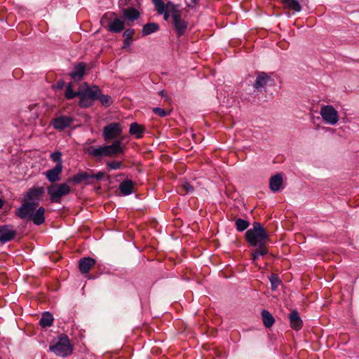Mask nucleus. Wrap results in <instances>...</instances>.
Returning a JSON list of instances; mask_svg holds the SVG:
<instances>
[{
    "label": "nucleus",
    "mask_w": 359,
    "mask_h": 359,
    "mask_svg": "<svg viewBox=\"0 0 359 359\" xmlns=\"http://www.w3.org/2000/svg\"><path fill=\"white\" fill-rule=\"evenodd\" d=\"M90 178V175L86 172H78L74 176L69 177L67 183H72L73 184H79L83 182H86Z\"/></svg>",
    "instance_id": "obj_23"
},
{
    "label": "nucleus",
    "mask_w": 359,
    "mask_h": 359,
    "mask_svg": "<svg viewBox=\"0 0 359 359\" xmlns=\"http://www.w3.org/2000/svg\"><path fill=\"white\" fill-rule=\"evenodd\" d=\"M289 320L290 323V327L295 330H299L302 329L303 326V322L301 319L299 313L296 310L292 311V312L289 314Z\"/></svg>",
    "instance_id": "obj_19"
},
{
    "label": "nucleus",
    "mask_w": 359,
    "mask_h": 359,
    "mask_svg": "<svg viewBox=\"0 0 359 359\" xmlns=\"http://www.w3.org/2000/svg\"><path fill=\"white\" fill-rule=\"evenodd\" d=\"M71 189L67 183L52 184L47 187V193L51 203H61L62 197L68 195Z\"/></svg>",
    "instance_id": "obj_3"
},
{
    "label": "nucleus",
    "mask_w": 359,
    "mask_h": 359,
    "mask_svg": "<svg viewBox=\"0 0 359 359\" xmlns=\"http://www.w3.org/2000/svg\"><path fill=\"white\" fill-rule=\"evenodd\" d=\"M45 212V208L42 206L39 207L37 210L33 211V213L29 221H32L35 225L37 226L43 224L46 219Z\"/></svg>",
    "instance_id": "obj_18"
},
{
    "label": "nucleus",
    "mask_w": 359,
    "mask_h": 359,
    "mask_svg": "<svg viewBox=\"0 0 359 359\" xmlns=\"http://www.w3.org/2000/svg\"><path fill=\"white\" fill-rule=\"evenodd\" d=\"M3 205H4V202L1 199H0V209L2 208Z\"/></svg>",
    "instance_id": "obj_49"
},
{
    "label": "nucleus",
    "mask_w": 359,
    "mask_h": 359,
    "mask_svg": "<svg viewBox=\"0 0 359 359\" xmlns=\"http://www.w3.org/2000/svg\"><path fill=\"white\" fill-rule=\"evenodd\" d=\"M61 155L62 154L60 151H55L51 154V158L53 161L57 162V163H62Z\"/></svg>",
    "instance_id": "obj_40"
},
{
    "label": "nucleus",
    "mask_w": 359,
    "mask_h": 359,
    "mask_svg": "<svg viewBox=\"0 0 359 359\" xmlns=\"http://www.w3.org/2000/svg\"><path fill=\"white\" fill-rule=\"evenodd\" d=\"M94 101L100 102L104 107H109L113 103L111 96L102 94L97 86H91V103Z\"/></svg>",
    "instance_id": "obj_6"
},
{
    "label": "nucleus",
    "mask_w": 359,
    "mask_h": 359,
    "mask_svg": "<svg viewBox=\"0 0 359 359\" xmlns=\"http://www.w3.org/2000/svg\"><path fill=\"white\" fill-rule=\"evenodd\" d=\"M165 11L170 12L171 16H173L175 12H182L177 8V6L171 1H168L165 4Z\"/></svg>",
    "instance_id": "obj_36"
},
{
    "label": "nucleus",
    "mask_w": 359,
    "mask_h": 359,
    "mask_svg": "<svg viewBox=\"0 0 359 359\" xmlns=\"http://www.w3.org/2000/svg\"><path fill=\"white\" fill-rule=\"evenodd\" d=\"M269 81H271L270 76L264 72H259L257 74L253 87L259 92H262L263 89L266 87Z\"/></svg>",
    "instance_id": "obj_14"
},
{
    "label": "nucleus",
    "mask_w": 359,
    "mask_h": 359,
    "mask_svg": "<svg viewBox=\"0 0 359 359\" xmlns=\"http://www.w3.org/2000/svg\"><path fill=\"white\" fill-rule=\"evenodd\" d=\"M17 235V231L11 225H0V243L5 244L13 241Z\"/></svg>",
    "instance_id": "obj_12"
},
{
    "label": "nucleus",
    "mask_w": 359,
    "mask_h": 359,
    "mask_svg": "<svg viewBox=\"0 0 359 359\" xmlns=\"http://www.w3.org/2000/svg\"><path fill=\"white\" fill-rule=\"evenodd\" d=\"M65 97L67 100L79 97V106L82 108H88L90 107V86L86 84V88L83 92L80 90L74 91L73 90V83L69 82L67 86Z\"/></svg>",
    "instance_id": "obj_2"
},
{
    "label": "nucleus",
    "mask_w": 359,
    "mask_h": 359,
    "mask_svg": "<svg viewBox=\"0 0 359 359\" xmlns=\"http://www.w3.org/2000/svg\"><path fill=\"white\" fill-rule=\"evenodd\" d=\"M135 34L134 29H127L123 34V37L126 38L128 39L133 40V36Z\"/></svg>",
    "instance_id": "obj_39"
},
{
    "label": "nucleus",
    "mask_w": 359,
    "mask_h": 359,
    "mask_svg": "<svg viewBox=\"0 0 359 359\" xmlns=\"http://www.w3.org/2000/svg\"><path fill=\"white\" fill-rule=\"evenodd\" d=\"M320 114L324 121L330 125H335L339 121L338 111L331 105L322 107Z\"/></svg>",
    "instance_id": "obj_7"
},
{
    "label": "nucleus",
    "mask_w": 359,
    "mask_h": 359,
    "mask_svg": "<svg viewBox=\"0 0 359 359\" xmlns=\"http://www.w3.org/2000/svg\"><path fill=\"white\" fill-rule=\"evenodd\" d=\"M105 18L111 19L108 22V30L114 33H120L124 29V22L121 19L117 18L114 13H106L102 20Z\"/></svg>",
    "instance_id": "obj_9"
},
{
    "label": "nucleus",
    "mask_w": 359,
    "mask_h": 359,
    "mask_svg": "<svg viewBox=\"0 0 359 359\" xmlns=\"http://www.w3.org/2000/svg\"><path fill=\"white\" fill-rule=\"evenodd\" d=\"M104 147L107 157L124 153V147L121 145V140H116L111 144L104 145Z\"/></svg>",
    "instance_id": "obj_16"
},
{
    "label": "nucleus",
    "mask_w": 359,
    "mask_h": 359,
    "mask_svg": "<svg viewBox=\"0 0 359 359\" xmlns=\"http://www.w3.org/2000/svg\"><path fill=\"white\" fill-rule=\"evenodd\" d=\"M104 176V172H98L97 174H96V175H92V174H91V179L95 178V179H96L97 180H101Z\"/></svg>",
    "instance_id": "obj_43"
},
{
    "label": "nucleus",
    "mask_w": 359,
    "mask_h": 359,
    "mask_svg": "<svg viewBox=\"0 0 359 359\" xmlns=\"http://www.w3.org/2000/svg\"><path fill=\"white\" fill-rule=\"evenodd\" d=\"M79 269L82 273L88 274L90 271V257H85L80 259Z\"/></svg>",
    "instance_id": "obj_30"
},
{
    "label": "nucleus",
    "mask_w": 359,
    "mask_h": 359,
    "mask_svg": "<svg viewBox=\"0 0 359 359\" xmlns=\"http://www.w3.org/2000/svg\"><path fill=\"white\" fill-rule=\"evenodd\" d=\"M172 18L173 27L177 36H182L184 35L188 27V23L182 18V12H175Z\"/></svg>",
    "instance_id": "obj_10"
},
{
    "label": "nucleus",
    "mask_w": 359,
    "mask_h": 359,
    "mask_svg": "<svg viewBox=\"0 0 359 359\" xmlns=\"http://www.w3.org/2000/svg\"><path fill=\"white\" fill-rule=\"evenodd\" d=\"M36 207L37 203H35L23 199L21 206L15 210V215L21 219L29 221Z\"/></svg>",
    "instance_id": "obj_5"
},
{
    "label": "nucleus",
    "mask_w": 359,
    "mask_h": 359,
    "mask_svg": "<svg viewBox=\"0 0 359 359\" xmlns=\"http://www.w3.org/2000/svg\"><path fill=\"white\" fill-rule=\"evenodd\" d=\"M270 282L271 285V290H276L278 286L280 284V280L279 278L275 274H272L271 276Z\"/></svg>",
    "instance_id": "obj_37"
},
{
    "label": "nucleus",
    "mask_w": 359,
    "mask_h": 359,
    "mask_svg": "<svg viewBox=\"0 0 359 359\" xmlns=\"http://www.w3.org/2000/svg\"><path fill=\"white\" fill-rule=\"evenodd\" d=\"M199 1L200 0H191L190 2L187 3V7L190 8H195L198 5Z\"/></svg>",
    "instance_id": "obj_42"
},
{
    "label": "nucleus",
    "mask_w": 359,
    "mask_h": 359,
    "mask_svg": "<svg viewBox=\"0 0 359 359\" xmlns=\"http://www.w3.org/2000/svg\"><path fill=\"white\" fill-rule=\"evenodd\" d=\"M122 133V126L118 123H111L103 128V137L104 140H114Z\"/></svg>",
    "instance_id": "obj_8"
},
{
    "label": "nucleus",
    "mask_w": 359,
    "mask_h": 359,
    "mask_svg": "<svg viewBox=\"0 0 359 359\" xmlns=\"http://www.w3.org/2000/svg\"><path fill=\"white\" fill-rule=\"evenodd\" d=\"M84 150L86 154H90V147L88 146L87 143L86 144Z\"/></svg>",
    "instance_id": "obj_46"
},
{
    "label": "nucleus",
    "mask_w": 359,
    "mask_h": 359,
    "mask_svg": "<svg viewBox=\"0 0 359 359\" xmlns=\"http://www.w3.org/2000/svg\"><path fill=\"white\" fill-rule=\"evenodd\" d=\"M53 315L50 312L46 311L42 313L41 318L39 320V325L43 328L50 327L53 325Z\"/></svg>",
    "instance_id": "obj_24"
},
{
    "label": "nucleus",
    "mask_w": 359,
    "mask_h": 359,
    "mask_svg": "<svg viewBox=\"0 0 359 359\" xmlns=\"http://www.w3.org/2000/svg\"><path fill=\"white\" fill-rule=\"evenodd\" d=\"M262 317L263 324L267 328L271 327L275 323V318L267 310L264 309L262 311Z\"/></svg>",
    "instance_id": "obj_27"
},
{
    "label": "nucleus",
    "mask_w": 359,
    "mask_h": 359,
    "mask_svg": "<svg viewBox=\"0 0 359 359\" xmlns=\"http://www.w3.org/2000/svg\"><path fill=\"white\" fill-rule=\"evenodd\" d=\"M123 14L128 20L133 22L140 17V12L134 8H128L123 10Z\"/></svg>",
    "instance_id": "obj_25"
},
{
    "label": "nucleus",
    "mask_w": 359,
    "mask_h": 359,
    "mask_svg": "<svg viewBox=\"0 0 359 359\" xmlns=\"http://www.w3.org/2000/svg\"><path fill=\"white\" fill-rule=\"evenodd\" d=\"M62 171V163H57L54 168L52 169L48 170L46 172V177L48 180L53 183L56 184V182H58L60 180V175Z\"/></svg>",
    "instance_id": "obj_15"
},
{
    "label": "nucleus",
    "mask_w": 359,
    "mask_h": 359,
    "mask_svg": "<svg viewBox=\"0 0 359 359\" xmlns=\"http://www.w3.org/2000/svg\"><path fill=\"white\" fill-rule=\"evenodd\" d=\"M45 193V189L43 187H34L28 190L24 197V200L32 203H37V206L39 204L40 198Z\"/></svg>",
    "instance_id": "obj_13"
},
{
    "label": "nucleus",
    "mask_w": 359,
    "mask_h": 359,
    "mask_svg": "<svg viewBox=\"0 0 359 359\" xmlns=\"http://www.w3.org/2000/svg\"><path fill=\"white\" fill-rule=\"evenodd\" d=\"M153 112L161 117H165L168 115V113L164 110L163 109H161L160 107H155L153 109Z\"/></svg>",
    "instance_id": "obj_38"
},
{
    "label": "nucleus",
    "mask_w": 359,
    "mask_h": 359,
    "mask_svg": "<svg viewBox=\"0 0 359 359\" xmlns=\"http://www.w3.org/2000/svg\"><path fill=\"white\" fill-rule=\"evenodd\" d=\"M86 65L83 62L76 64L69 73V76L74 81H80L85 74Z\"/></svg>",
    "instance_id": "obj_17"
},
{
    "label": "nucleus",
    "mask_w": 359,
    "mask_h": 359,
    "mask_svg": "<svg viewBox=\"0 0 359 359\" xmlns=\"http://www.w3.org/2000/svg\"><path fill=\"white\" fill-rule=\"evenodd\" d=\"M236 229L238 231H243L247 229L250 225L248 221L243 219L241 218H238L235 222Z\"/></svg>",
    "instance_id": "obj_32"
},
{
    "label": "nucleus",
    "mask_w": 359,
    "mask_h": 359,
    "mask_svg": "<svg viewBox=\"0 0 359 359\" xmlns=\"http://www.w3.org/2000/svg\"><path fill=\"white\" fill-rule=\"evenodd\" d=\"M50 350L57 355L66 357L72 353L73 348L68 336L65 334H62L59 336L55 344L50 346Z\"/></svg>",
    "instance_id": "obj_4"
},
{
    "label": "nucleus",
    "mask_w": 359,
    "mask_h": 359,
    "mask_svg": "<svg viewBox=\"0 0 359 359\" xmlns=\"http://www.w3.org/2000/svg\"><path fill=\"white\" fill-rule=\"evenodd\" d=\"M170 12H169V11H165V12H164V13H163V17H164V19H165V20H168V18H169V16H170Z\"/></svg>",
    "instance_id": "obj_45"
},
{
    "label": "nucleus",
    "mask_w": 359,
    "mask_h": 359,
    "mask_svg": "<svg viewBox=\"0 0 359 359\" xmlns=\"http://www.w3.org/2000/svg\"><path fill=\"white\" fill-rule=\"evenodd\" d=\"M269 252L267 246H262V248H258L256 249L252 254V259L253 262L258 259L259 256H264L267 255Z\"/></svg>",
    "instance_id": "obj_31"
},
{
    "label": "nucleus",
    "mask_w": 359,
    "mask_h": 359,
    "mask_svg": "<svg viewBox=\"0 0 359 359\" xmlns=\"http://www.w3.org/2000/svg\"><path fill=\"white\" fill-rule=\"evenodd\" d=\"M91 156L97 161H100L104 157H107L105 147L102 146L97 148H91Z\"/></svg>",
    "instance_id": "obj_28"
},
{
    "label": "nucleus",
    "mask_w": 359,
    "mask_h": 359,
    "mask_svg": "<svg viewBox=\"0 0 359 359\" xmlns=\"http://www.w3.org/2000/svg\"><path fill=\"white\" fill-rule=\"evenodd\" d=\"M73 118L71 116H59L52 119L50 125L55 129L60 131H62L67 128H69L73 123Z\"/></svg>",
    "instance_id": "obj_11"
},
{
    "label": "nucleus",
    "mask_w": 359,
    "mask_h": 359,
    "mask_svg": "<svg viewBox=\"0 0 359 359\" xmlns=\"http://www.w3.org/2000/svg\"><path fill=\"white\" fill-rule=\"evenodd\" d=\"M245 238L250 246L262 248L266 246V243L269 241V235L259 222H255L252 224V228L248 229L245 232Z\"/></svg>",
    "instance_id": "obj_1"
},
{
    "label": "nucleus",
    "mask_w": 359,
    "mask_h": 359,
    "mask_svg": "<svg viewBox=\"0 0 359 359\" xmlns=\"http://www.w3.org/2000/svg\"><path fill=\"white\" fill-rule=\"evenodd\" d=\"M95 264V260L91 258V267Z\"/></svg>",
    "instance_id": "obj_48"
},
{
    "label": "nucleus",
    "mask_w": 359,
    "mask_h": 359,
    "mask_svg": "<svg viewBox=\"0 0 359 359\" xmlns=\"http://www.w3.org/2000/svg\"><path fill=\"white\" fill-rule=\"evenodd\" d=\"M283 184V177L280 173L271 177L269 181V187L273 192L278 191Z\"/></svg>",
    "instance_id": "obj_22"
},
{
    "label": "nucleus",
    "mask_w": 359,
    "mask_h": 359,
    "mask_svg": "<svg viewBox=\"0 0 359 359\" xmlns=\"http://www.w3.org/2000/svg\"><path fill=\"white\" fill-rule=\"evenodd\" d=\"M159 29V25L156 22H149L143 26L142 35L147 36Z\"/></svg>",
    "instance_id": "obj_29"
},
{
    "label": "nucleus",
    "mask_w": 359,
    "mask_h": 359,
    "mask_svg": "<svg viewBox=\"0 0 359 359\" xmlns=\"http://www.w3.org/2000/svg\"><path fill=\"white\" fill-rule=\"evenodd\" d=\"M145 132V127L137 122H133L130 125L129 133L134 135L137 139L142 138Z\"/></svg>",
    "instance_id": "obj_20"
},
{
    "label": "nucleus",
    "mask_w": 359,
    "mask_h": 359,
    "mask_svg": "<svg viewBox=\"0 0 359 359\" xmlns=\"http://www.w3.org/2000/svg\"><path fill=\"white\" fill-rule=\"evenodd\" d=\"M158 14H163L165 10V4L163 0H151Z\"/></svg>",
    "instance_id": "obj_34"
},
{
    "label": "nucleus",
    "mask_w": 359,
    "mask_h": 359,
    "mask_svg": "<svg viewBox=\"0 0 359 359\" xmlns=\"http://www.w3.org/2000/svg\"><path fill=\"white\" fill-rule=\"evenodd\" d=\"M285 9H288L294 12H300L302 6L298 0H280Z\"/></svg>",
    "instance_id": "obj_21"
},
{
    "label": "nucleus",
    "mask_w": 359,
    "mask_h": 359,
    "mask_svg": "<svg viewBox=\"0 0 359 359\" xmlns=\"http://www.w3.org/2000/svg\"><path fill=\"white\" fill-rule=\"evenodd\" d=\"M131 42H132L131 39H128L126 38H124V41H123L124 46H123V48L129 46L131 44Z\"/></svg>",
    "instance_id": "obj_44"
},
{
    "label": "nucleus",
    "mask_w": 359,
    "mask_h": 359,
    "mask_svg": "<svg viewBox=\"0 0 359 359\" xmlns=\"http://www.w3.org/2000/svg\"><path fill=\"white\" fill-rule=\"evenodd\" d=\"M160 95L162 96V97H165L167 95V93L165 90H162L160 92Z\"/></svg>",
    "instance_id": "obj_47"
},
{
    "label": "nucleus",
    "mask_w": 359,
    "mask_h": 359,
    "mask_svg": "<svg viewBox=\"0 0 359 359\" xmlns=\"http://www.w3.org/2000/svg\"><path fill=\"white\" fill-rule=\"evenodd\" d=\"M65 81L60 79V80L57 81V83L55 85V88L57 90H61V89H62L65 87Z\"/></svg>",
    "instance_id": "obj_41"
},
{
    "label": "nucleus",
    "mask_w": 359,
    "mask_h": 359,
    "mask_svg": "<svg viewBox=\"0 0 359 359\" xmlns=\"http://www.w3.org/2000/svg\"><path fill=\"white\" fill-rule=\"evenodd\" d=\"M109 170H118L124 167L121 161H108L106 164Z\"/></svg>",
    "instance_id": "obj_35"
},
{
    "label": "nucleus",
    "mask_w": 359,
    "mask_h": 359,
    "mask_svg": "<svg viewBox=\"0 0 359 359\" xmlns=\"http://www.w3.org/2000/svg\"><path fill=\"white\" fill-rule=\"evenodd\" d=\"M180 194L185 195L194 191V187L189 182H184L179 187Z\"/></svg>",
    "instance_id": "obj_33"
},
{
    "label": "nucleus",
    "mask_w": 359,
    "mask_h": 359,
    "mask_svg": "<svg viewBox=\"0 0 359 359\" xmlns=\"http://www.w3.org/2000/svg\"><path fill=\"white\" fill-rule=\"evenodd\" d=\"M133 186L134 184L132 180H124L120 184L119 190L123 194L129 195L133 192Z\"/></svg>",
    "instance_id": "obj_26"
}]
</instances>
